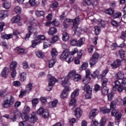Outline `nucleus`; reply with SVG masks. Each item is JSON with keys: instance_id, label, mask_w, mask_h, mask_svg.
Instances as JSON below:
<instances>
[{"instance_id": "nucleus-1", "label": "nucleus", "mask_w": 126, "mask_h": 126, "mask_svg": "<svg viewBox=\"0 0 126 126\" xmlns=\"http://www.w3.org/2000/svg\"><path fill=\"white\" fill-rule=\"evenodd\" d=\"M76 71L75 70H71L67 75L65 77H63L62 78V85L63 87H66L67 86H69V82H68L69 79H71L72 78H74L75 75L76 74Z\"/></svg>"}, {"instance_id": "nucleus-2", "label": "nucleus", "mask_w": 126, "mask_h": 126, "mask_svg": "<svg viewBox=\"0 0 126 126\" xmlns=\"http://www.w3.org/2000/svg\"><path fill=\"white\" fill-rule=\"evenodd\" d=\"M79 21H80L79 17H76L75 18V22H74V26L72 28V30L74 31L75 34L77 36L81 35L82 32V29H81V28L78 27V25H79Z\"/></svg>"}, {"instance_id": "nucleus-3", "label": "nucleus", "mask_w": 126, "mask_h": 126, "mask_svg": "<svg viewBox=\"0 0 126 126\" xmlns=\"http://www.w3.org/2000/svg\"><path fill=\"white\" fill-rule=\"evenodd\" d=\"M15 101L14 97L12 95H10L9 99H6L3 100L2 106L5 109H8V108H10L14 104Z\"/></svg>"}, {"instance_id": "nucleus-4", "label": "nucleus", "mask_w": 126, "mask_h": 126, "mask_svg": "<svg viewBox=\"0 0 126 126\" xmlns=\"http://www.w3.org/2000/svg\"><path fill=\"white\" fill-rule=\"evenodd\" d=\"M79 94V89H76L71 94V99L70 101L69 106L70 107L71 106H75L76 104V97H77Z\"/></svg>"}, {"instance_id": "nucleus-5", "label": "nucleus", "mask_w": 126, "mask_h": 126, "mask_svg": "<svg viewBox=\"0 0 126 126\" xmlns=\"http://www.w3.org/2000/svg\"><path fill=\"white\" fill-rule=\"evenodd\" d=\"M17 65V62L15 61H13L10 66V70H12L13 71L11 73V76L12 78H14L15 76H16V70H15V68H16V66Z\"/></svg>"}, {"instance_id": "nucleus-6", "label": "nucleus", "mask_w": 126, "mask_h": 126, "mask_svg": "<svg viewBox=\"0 0 126 126\" xmlns=\"http://www.w3.org/2000/svg\"><path fill=\"white\" fill-rule=\"evenodd\" d=\"M37 113L39 115V116H41L43 115V117L44 119H47L49 116V111L48 110H44V108L42 107H40L39 109L37 111Z\"/></svg>"}, {"instance_id": "nucleus-7", "label": "nucleus", "mask_w": 126, "mask_h": 126, "mask_svg": "<svg viewBox=\"0 0 126 126\" xmlns=\"http://www.w3.org/2000/svg\"><path fill=\"white\" fill-rule=\"evenodd\" d=\"M83 3L82 4L83 5H93L94 7H95L96 5L98 4V1L97 0H83Z\"/></svg>"}, {"instance_id": "nucleus-8", "label": "nucleus", "mask_w": 126, "mask_h": 126, "mask_svg": "<svg viewBox=\"0 0 126 126\" xmlns=\"http://www.w3.org/2000/svg\"><path fill=\"white\" fill-rule=\"evenodd\" d=\"M117 103L115 101H112L110 103V110H111V115L116 116L117 113H119V110H116V104Z\"/></svg>"}, {"instance_id": "nucleus-9", "label": "nucleus", "mask_w": 126, "mask_h": 126, "mask_svg": "<svg viewBox=\"0 0 126 126\" xmlns=\"http://www.w3.org/2000/svg\"><path fill=\"white\" fill-rule=\"evenodd\" d=\"M49 84L47 88V91H51L52 90V88H49V87H52V86H54L55 84H56V82H57V79L55 78V77H51L49 80Z\"/></svg>"}, {"instance_id": "nucleus-10", "label": "nucleus", "mask_w": 126, "mask_h": 126, "mask_svg": "<svg viewBox=\"0 0 126 126\" xmlns=\"http://www.w3.org/2000/svg\"><path fill=\"white\" fill-rule=\"evenodd\" d=\"M63 87H64V89L61 95V98H62V99H65V98H66V97H67V93H68L69 91L71 90V88H69V86Z\"/></svg>"}, {"instance_id": "nucleus-11", "label": "nucleus", "mask_w": 126, "mask_h": 126, "mask_svg": "<svg viewBox=\"0 0 126 126\" xmlns=\"http://www.w3.org/2000/svg\"><path fill=\"white\" fill-rule=\"evenodd\" d=\"M75 22V19L74 20L70 19H66L64 20L63 22V25L65 28H67L71 25V22L73 23V26H74V22Z\"/></svg>"}, {"instance_id": "nucleus-12", "label": "nucleus", "mask_w": 126, "mask_h": 126, "mask_svg": "<svg viewBox=\"0 0 126 126\" xmlns=\"http://www.w3.org/2000/svg\"><path fill=\"white\" fill-rule=\"evenodd\" d=\"M28 33L26 34V37H25L26 40H27L28 38H30L32 33H35L36 31H37V30H36V29H33V26H30L28 28Z\"/></svg>"}, {"instance_id": "nucleus-13", "label": "nucleus", "mask_w": 126, "mask_h": 126, "mask_svg": "<svg viewBox=\"0 0 126 126\" xmlns=\"http://www.w3.org/2000/svg\"><path fill=\"white\" fill-rule=\"evenodd\" d=\"M99 113V111L97 109L94 108L89 113V119L90 120H93L94 118L96 117L97 115Z\"/></svg>"}, {"instance_id": "nucleus-14", "label": "nucleus", "mask_w": 126, "mask_h": 126, "mask_svg": "<svg viewBox=\"0 0 126 126\" xmlns=\"http://www.w3.org/2000/svg\"><path fill=\"white\" fill-rule=\"evenodd\" d=\"M68 56H69V51L68 50H65L61 55L60 60H62V61H63V60H66L68 58Z\"/></svg>"}, {"instance_id": "nucleus-15", "label": "nucleus", "mask_w": 126, "mask_h": 126, "mask_svg": "<svg viewBox=\"0 0 126 126\" xmlns=\"http://www.w3.org/2000/svg\"><path fill=\"white\" fill-rule=\"evenodd\" d=\"M122 62L120 60L117 59L115 60L113 63L111 64L112 68H118L119 65H121Z\"/></svg>"}, {"instance_id": "nucleus-16", "label": "nucleus", "mask_w": 126, "mask_h": 126, "mask_svg": "<svg viewBox=\"0 0 126 126\" xmlns=\"http://www.w3.org/2000/svg\"><path fill=\"white\" fill-rule=\"evenodd\" d=\"M29 122L30 123H31L32 124H34L36 123V121H37V117H36V115L34 114V113H32V114H30L29 116Z\"/></svg>"}, {"instance_id": "nucleus-17", "label": "nucleus", "mask_w": 126, "mask_h": 126, "mask_svg": "<svg viewBox=\"0 0 126 126\" xmlns=\"http://www.w3.org/2000/svg\"><path fill=\"white\" fill-rule=\"evenodd\" d=\"M75 116L77 119H79L82 116V110L80 108H77L75 110Z\"/></svg>"}, {"instance_id": "nucleus-18", "label": "nucleus", "mask_w": 126, "mask_h": 126, "mask_svg": "<svg viewBox=\"0 0 126 126\" xmlns=\"http://www.w3.org/2000/svg\"><path fill=\"white\" fill-rule=\"evenodd\" d=\"M7 16H8V12L7 11L2 10L0 11V20H3Z\"/></svg>"}, {"instance_id": "nucleus-19", "label": "nucleus", "mask_w": 126, "mask_h": 126, "mask_svg": "<svg viewBox=\"0 0 126 126\" xmlns=\"http://www.w3.org/2000/svg\"><path fill=\"white\" fill-rule=\"evenodd\" d=\"M124 77H125V73L121 71L118 72L115 75V78L117 79V80H122Z\"/></svg>"}, {"instance_id": "nucleus-20", "label": "nucleus", "mask_w": 126, "mask_h": 126, "mask_svg": "<svg viewBox=\"0 0 126 126\" xmlns=\"http://www.w3.org/2000/svg\"><path fill=\"white\" fill-rule=\"evenodd\" d=\"M58 32V30L57 28L55 27L51 28L49 31L48 32V33L49 35H51V36H53V35H55V34H57V32Z\"/></svg>"}, {"instance_id": "nucleus-21", "label": "nucleus", "mask_w": 126, "mask_h": 126, "mask_svg": "<svg viewBox=\"0 0 126 126\" xmlns=\"http://www.w3.org/2000/svg\"><path fill=\"white\" fill-rule=\"evenodd\" d=\"M84 90L87 94H92V88L88 85H85Z\"/></svg>"}, {"instance_id": "nucleus-22", "label": "nucleus", "mask_w": 126, "mask_h": 126, "mask_svg": "<svg viewBox=\"0 0 126 126\" xmlns=\"http://www.w3.org/2000/svg\"><path fill=\"white\" fill-rule=\"evenodd\" d=\"M62 40L64 42H67L69 40V34L67 32H63L62 33Z\"/></svg>"}, {"instance_id": "nucleus-23", "label": "nucleus", "mask_w": 126, "mask_h": 126, "mask_svg": "<svg viewBox=\"0 0 126 126\" xmlns=\"http://www.w3.org/2000/svg\"><path fill=\"white\" fill-rule=\"evenodd\" d=\"M108 72H109V70L108 69H104L103 71L101 74H99L97 76L98 79H102L103 77H105L106 75H107Z\"/></svg>"}, {"instance_id": "nucleus-24", "label": "nucleus", "mask_w": 126, "mask_h": 126, "mask_svg": "<svg viewBox=\"0 0 126 126\" xmlns=\"http://www.w3.org/2000/svg\"><path fill=\"white\" fill-rule=\"evenodd\" d=\"M9 72V70L8 69V68L4 67L1 72L2 76H3V77H6Z\"/></svg>"}, {"instance_id": "nucleus-25", "label": "nucleus", "mask_w": 126, "mask_h": 126, "mask_svg": "<svg viewBox=\"0 0 126 126\" xmlns=\"http://www.w3.org/2000/svg\"><path fill=\"white\" fill-rule=\"evenodd\" d=\"M14 52L18 53L19 55H21V54H24V52H25V49L21 48L20 47H18L14 49Z\"/></svg>"}, {"instance_id": "nucleus-26", "label": "nucleus", "mask_w": 126, "mask_h": 126, "mask_svg": "<svg viewBox=\"0 0 126 126\" xmlns=\"http://www.w3.org/2000/svg\"><path fill=\"white\" fill-rule=\"evenodd\" d=\"M51 39H47L43 43V49H47V48H49L51 46Z\"/></svg>"}, {"instance_id": "nucleus-27", "label": "nucleus", "mask_w": 126, "mask_h": 126, "mask_svg": "<svg viewBox=\"0 0 126 126\" xmlns=\"http://www.w3.org/2000/svg\"><path fill=\"white\" fill-rule=\"evenodd\" d=\"M85 42V38L81 37L78 41H77V47H81L83 45V43Z\"/></svg>"}, {"instance_id": "nucleus-28", "label": "nucleus", "mask_w": 126, "mask_h": 126, "mask_svg": "<svg viewBox=\"0 0 126 126\" xmlns=\"http://www.w3.org/2000/svg\"><path fill=\"white\" fill-rule=\"evenodd\" d=\"M20 21V16L17 15L13 17L11 19L12 23H18Z\"/></svg>"}, {"instance_id": "nucleus-29", "label": "nucleus", "mask_w": 126, "mask_h": 126, "mask_svg": "<svg viewBox=\"0 0 126 126\" xmlns=\"http://www.w3.org/2000/svg\"><path fill=\"white\" fill-rule=\"evenodd\" d=\"M118 55L120 59H124L126 57V51L123 49H121L118 51Z\"/></svg>"}, {"instance_id": "nucleus-30", "label": "nucleus", "mask_w": 126, "mask_h": 126, "mask_svg": "<svg viewBox=\"0 0 126 126\" xmlns=\"http://www.w3.org/2000/svg\"><path fill=\"white\" fill-rule=\"evenodd\" d=\"M41 42L38 39H34L32 41V48H35L36 46L39 45Z\"/></svg>"}, {"instance_id": "nucleus-31", "label": "nucleus", "mask_w": 126, "mask_h": 126, "mask_svg": "<svg viewBox=\"0 0 126 126\" xmlns=\"http://www.w3.org/2000/svg\"><path fill=\"white\" fill-rule=\"evenodd\" d=\"M110 111V109L107 108L106 107L100 108V112L102 113V114H109Z\"/></svg>"}, {"instance_id": "nucleus-32", "label": "nucleus", "mask_w": 126, "mask_h": 126, "mask_svg": "<svg viewBox=\"0 0 126 126\" xmlns=\"http://www.w3.org/2000/svg\"><path fill=\"white\" fill-rule=\"evenodd\" d=\"M27 74H26V72H24L23 73H21L20 75V80L22 81V82H24L25 80H26V77Z\"/></svg>"}, {"instance_id": "nucleus-33", "label": "nucleus", "mask_w": 126, "mask_h": 126, "mask_svg": "<svg viewBox=\"0 0 126 126\" xmlns=\"http://www.w3.org/2000/svg\"><path fill=\"white\" fill-rule=\"evenodd\" d=\"M91 78L89 77H85L83 79V82L85 85H87L89 83H90Z\"/></svg>"}, {"instance_id": "nucleus-34", "label": "nucleus", "mask_w": 126, "mask_h": 126, "mask_svg": "<svg viewBox=\"0 0 126 126\" xmlns=\"http://www.w3.org/2000/svg\"><path fill=\"white\" fill-rule=\"evenodd\" d=\"M35 54L37 58L40 59H43L45 57V55H44L43 52L41 51H36L35 52Z\"/></svg>"}, {"instance_id": "nucleus-35", "label": "nucleus", "mask_w": 126, "mask_h": 126, "mask_svg": "<svg viewBox=\"0 0 126 126\" xmlns=\"http://www.w3.org/2000/svg\"><path fill=\"white\" fill-rule=\"evenodd\" d=\"M57 61L56 59H52L49 61L48 63V66L50 68L53 67L54 65H55V63H56Z\"/></svg>"}, {"instance_id": "nucleus-36", "label": "nucleus", "mask_w": 126, "mask_h": 126, "mask_svg": "<svg viewBox=\"0 0 126 126\" xmlns=\"http://www.w3.org/2000/svg\"><path fill=\"white\" fill-rule=\"evenodd\" d=\"M51 56L53 59H55L58 56V51L56 48H53L51 51Z\"/></svg>"}, {"instance_id": "nucleus-37", "label": "nucleus", "mask_w": 126, "mask_h": 126, "mask_svg": "<svg viewBox=\"0 0 126 126\" xmlns=\"http://www.w3.org/2000/svg\"><path fill=\"white\" fill-rule=\"evenodd\" d=\"M81 80V75L76 73V74L75 75V76L74 77V79H73L74 81L76 82H78V81H79V80Z\"/></svg>"}, {"instance_id": "nucleus-38", "label": "nucleus", "mask_w": 126, "mask_h": 126, "mask_svg": "<svg viewBox=\"0 0 126 126\" xmlns=\"http://www.w3.org/2000/svg\"><path fill=\"white\" fill-rule=\"evenodd\" d=\"M22 119L24 122H27L29 120V116L27 113H24L22 115Z\"/></svg>"}, {"instance_id": "nucleus-39", "label": "nucleus", "mask_w": 126, "mask_h": 126, "mask_svg": "<svg viewBox=\"0 0 126 126\" xmlns=\"http://www.w3.org/2000/svg\"><path fill=\"white\" fill-rule=\"evenodd\" d=\"M100 32H101V28L97 26L94 27V32L95 35H99V34H100Z\"/></svg>"}, {"instance_id": "nucleus-40", "label": "nucleus", "mask_w": 126, "mask_h": 126, "mask_svg": "<svg viewBox=\"0 0 126 126\" xmlns=\"http://www.w3.org/2000/svg\"><path fill=\"white\" fill-rule=\"evenodd\" d=\"M32 88H33V86L32 85V84L30 83L26 86V92H28V93L30 92V91L32 90Z\"/></svg>"}, {"instance_id": "nucleus-41", "label": "nucleus", "mask_w": 126, "mask_h": 126, "mask_svg": "<svg viewBox=\"0 0 126 126\" xmlns=\"http://www.w3.org/2000/svg\"><path fill=\"white\" fill-rule=\"evenodd\" d=\"M101 93L103 95H107L109 93V88L107 87H103L101 90Z\"/></svg>"}, {"instance_id": "nucleus-42", "label": "nucleus", "mask_w": 126, "mask_h": 126, "mask_svg": "<svg viewBox=\"0 0 126 126\" xmlns=\"http://www.w3.org/2000/svg\"><path fill=\"white\" fill-rule=\"evenodd\" d=\"M59 103V101L56 99L51 102H49L50 107H52L53 108L57 107V104Z\"/></svg>"}, {"instance_id": "nucleus-43", "label": "nucleus", "mask_w": 126, "mask_h": 126, "mask_svg": "<svg viewBox=\"0 0 126 126\" xmlns=\"http://www.w3.org/2000/svg\"><path fill=\"white\" fill-rule=\"evenodd\" d=\"M35 14L36 16H37L38 17H40V16H43L45 15V12L43 11L36 10L35 11Z\"/></svg>"}, {"instance_id": "nucleus-44", "label": "nucleus", "mask_w": 126, "mask_h": 126, "mask_svg": "<svg viewBox=\"0 0 126 126\" xmlns=\"http://www.w3.org/2000/svg\"><path fill=\"white\" fill-rule=\"evenodd\" d=\"M105 13L107 14H108V15H113L114 14V13L115 12V10L114 9L111 8H109L107 10H106L105 11Z\"/></svg>"}, {"instance_id": "nucleus-45", "label": "nucleus", "mask_w": 126, "mask_h": 126, "mask_svg": "<svg viewBox=\"0 0 126 126\" xmlns=\"http://www.w3.org/2000/svg\"><path fill=\"white\" fill-rule=\"evenodd\" d=\"M97 61L98 60H97V59H95V58H93V57H92L90 61V64L91 66L95 65Z\"/></svg>"}, {"instance_id": "nucleus-46", "label": "nucleus", "mask_w": 126, "mask_h": 126, "mask_svg": "<svg viewBox=\"0 0 126 126\" xmlns=\"http://www.w3.org/2000/svg\"><path fill=\"white\" fill-rule=\"evenodd\" d=\"M51 25L53 26L59 27V26H60V22L58 21V20L55 19L51 22Z\"/></svg>"}, {"instance_id": "nucleus-47", "label": "nucleus", "mask_w": 126, "mask_h": 126, "mask_svg": "<svg viewBox=\"0 0 126 126\" xmlns=\"http://www.w3.org/2000/svg\"><path fill=\"white\" fill-rule=\"evenodd\" d=\"M70 44L71 46H77V40H76V39H71L70 42Z\"/></svg>"}, {"instance_id": "nucleus-48", "label": "nucleus", "mask_w": 126, "mask_h": 126, "mask_svg": "<svg viewBox=\"0 0 126 126\" xmlns=\"http://www.w3.org/2000/svg\"><path fill=\"white\" fill-rule=\"evenodd\" d=\"M59 40V37L57 35H55L53 36L52 38L50 39V42H51V44H54V43H56L57 41Z\"/></svg>"}, {"instance_id": "nucleus-49", "label": "nucleus", "mask_w": 126, "mask_h": 126, "mask_svg": "<svg viewBox=\"0 0 126 126\" xmlns=\"http://www.w3.org/2000/svg\"><path fill=\"white\" fill-rule=\"evenodd\" d=\"M119 112H118L115 116H112V117H115L116 120L117 121V123H119L120 122V120L122 119V114H119Z\"/></svg>"}, {"instance_id": "nucleus-50", "label": "nucleus", "mask_w": 126, "mask_h": 126, "mask_svg": "<svg viewBox=\"0 0 126 126\" xmlns=\"http://www.w3.org/2000/svg\"><path fill=\"white\" fill-rule=\"evenodd\" d=\"M14 11L17 14H20L21 13V8L19 6H16L14 8Z\"/></svg>"}, {"instance_id": "nucleus-51", "label": "nucleus", "mask_w": 126, "mask_h": 126, "mask_svg": "<svg viewBox=\"0 0 126 126\" xmlns=\"http://www.w3.org/2000/svg\"><path fill=\"white\" fill-rule=\"evenodd\" d=\"M3 7L4 8H5L6 9H8L9 7H10V3L9 2H5L3 5H2Z\"/></svg>"}, {"instance_id": "nucleus-52", "label": "nucleus", "mask_w": 126, "mask_h": 126, "mask_svg": "<svg viewBox=\"0 0 126 126\" xmlns=\"http://www.w3.org/2000/svg\"><path fill=\"white\" fill-rule=\"evenodd\" d=\"M77 52H78V49L77 48H75L72 51L70 52H69V55L73 56V55H75Z\"/></svg>"}, {"instance_id": "nucleus-53", "label": "nucleus", "mask_w": 126, "mask_h": 126, "mask_svg": "<svg viewBox=\"0 0 126 126\" xmlns=\"http://www.w3.org/2000/svg\"><path fill=\"white\" fill-rule=\"evenodd\" d=\"M99 73V71L96 70L95 71H94L92 74H91V76H92L93 78H95V77L98 78V75H100Z\"/></svg>"}, {"instance_id": "nucleus-54", "label": "nucleus", "mask_w": 126, "mask_h": 126, "mask_svg": "<svg viewBox=\"0 0 126 126\" xmlns=\"http://www.w3.org/2000/svg\"><path fill=\"white\" fill-rule=\"evenodd\" d=\"M2 38L3 39H6L7 40H8L9 39H11V38H12V34H5L4 35H3L2 36Z\"/></svg>"}, {"instance_id": "nucleus-55", "label": "nucleus", "mask_w": 126, "mask_h": 126, "mask_svg": "<svg viewBox=\"0 0 126 126\" xmlns=\"http://www.w3.org/2000/svg\"><path fill=\"white\" fill-rule=\"evenodd\" d=\"M87 67H88V63L85 62L83 63L81 68L82 70H84L86 68H87Z\"/></svg>"}, {"instance_id": "nucleus-56", "label": "nucleus", "mask_w": 126, "mask_h": 126, "mask_svg": "<svg viewBox=\"0 0 126 126\" xmlns=\"http://www.w3.org/2000/svg\"><path fill=\"white\" fill-rule=\"evenodd\" d=\"M111 23L113 26H114V27H119V23H118L115 20H112L111 21Z\"/></svg>"}, {"instance_id": "nucleus-57", "label": "nucleus", "mask_w": 126, "mask_h": 126, "mask_svg": "<svg viewBox=\"0 0 126 126\" xmlns=\"http://www.w3.org/2000/svg\"><path fill=\"white\" fill-rule=\"evenodd\" d=\"M59 6V3L58 2L55 1L53 3L50 5V7L51 8H57Z\"/></svg>"}, {"instance_id": "nucleus-58", "label": "nucleus", "mask_w": 126, "mask_h": 126, "mask_svg": "<svg viewBox=\"0 0 126 126\" xmlns=\"http://www.w3.org/2000/svg\"><path fill=\"white\" fill-rule=\"evenodd\" d=\"M106 122H107V119H106V117H102V120L101 121V123H100V126H105V124H106Z\"/></svg>"}, {"instance_id": "nucleus-59", "label": "nucleus", "mask_w": 126, "mask_h": 126, "mask_svg": "<svg viewBox=\"0 0 126 126\" xmlns=\"http://www.w3.org/2000/svg\"><path fill=\"white\" fill-rule=\"evenodd\" d=\"M73 61V57L70 55H68V58L66 59V62L68 63H70L71 62Z\"/></svg>"}, {"instance_id": "nucleus-60", "label": "nucleus", "mask_w": 126, "mask_h": 126, "mask_svg": "<svg viewBox=\"0 0 126 126\" xmlns=\"http://www.w3.org/2000/svg\"><path fill=\"white\" fill-rule=\"evenodd\" d=\"M107 98L108 101H112V100H113V98H114V94H113L112 93L108 94L107 95Z\"/></svg>"}, {"instance_id": "nucleus-61", "label": "nucleus", "mask_w": 126, "mask_h": 126, "mask_svg": "<svg viewBox=\"0 0 126 126\" xmlns=\"http://www.w3.org/2000/svg\"><path fill=\"white\" fill-rule=\"evenodd\" d=\"M99 123L96 120H93L91 122V126H98Z\"/></svg>"}, {"instance_id": "nucleus-62", "label": "nucleus", "mask_w": 126, "mask_h": 126, "mask_svg": "<svg viewBox=\"0 0 126 126\" xmlns=\"http://www.w3.org/2000/svg\"><path fill=\"white\" fill-rule=\"evenodd\" d=\"M108 80L107 78H105L103 79L102 83V85L103 87H107V84L108 83Z\"/></svg>"}, {"instance_id": "nucleus-63", "label": "nucleus", "mask_w": 126, "mask_h": 126, "mask_svg": "<svg viewBox=\"0 0 126 126\" xmlns=\"http://www.w3.org/2000/svg\"><path fill=\"white\" fill-rule=\"evenodd\" d=\"M24 110L25 111L24 114H27L30 112V107L28 105H26L24 108Z\"/></svg>"}, {"instance_id": "nucleus-64", "label": "nucleus", "mask_w": 126, "mask_h": 126, "mask_svg": "<svg viewBox=\"0 0 126 126\" xmlns=\"http://www.w3.org/2000/svg\"><path fill=\"white\" fill-rule=\"evenodd\" d=\"M121 16H122V13H121V12L115 13L113 15L114 18H119L121 17Z\"/></svg>"}]
</instances>
